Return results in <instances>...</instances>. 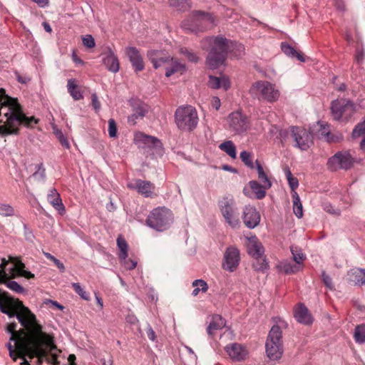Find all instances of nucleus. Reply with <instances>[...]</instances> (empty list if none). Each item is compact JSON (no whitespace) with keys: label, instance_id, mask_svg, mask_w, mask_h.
Masks as SVG:
<instances>
[{"label":"nucleus","instance_id":"obj_27","mask_svg":"<svg viewBox=\"0 0 365 365\" xmlns=\"http://www.w3.org/2000/svg\"><path fill=\"white\" fill-rule=\"evenodd\" d=\"M19 299L11 297L7 292L0 289V311L11 317L13 314L8 310V306L13 305Z\"/></svg>","mask_w":365,"mask_h":365},{"label":"nucleus","instance_id":"obj_4","mask_svg":"<svg viewBox=\"0 0 365 365\" xmlns=\"http://www.w3.org/2000/svg\"><path fill=\"white\" fill-rule=\"evenodd\" d=\"M228 43L229 40L221 35L208 36L202 41L204 50H208L206 45L210 47L206 57V64L210 69H217L225 63L229 50Z\"/></svg>","mask_w":365,"mask_h":365},{"label":"nucleus","instance_id":"obj_64","mask_svg":"<svg viewBox=\"0 0 365 365\" xmlns=\"http://www.w3.org/2000/svg\"><path fill=\"white\" fill-rule=\"evenodd\" d=\"M124 261L125 267L127 269L132 270L134 269L137 266V262L131 259H127Z\"/></svg>","mask_w":365,"mask_h":365},{"label":"nucleus","instance_id":"obj_60","mask_svg":"<svg viewBox=\"0 0 365 365\" xmlns=\"http://www.w3.org/2000/svg\"><path fill=\"white\" fill-rule=\"evenodd\" d=\"M322 279L327 287H328L329 289H334L331 278L324 271H323L322 273Z\"/></svg>","mask_w":365,"mask_h":365},{"label":"nucleus","instance_id":"obj_61","mask_svg":"<svg viewBox=\"0 0 365 365\" xmlns=\"http://www.w3.org/2000/svg\"><path fill=\"white\" fill-rule=\"evenodd\" d=\"M91 103L92 106L96 112L99 111L101 108V103L98 99V96L96 93L91 95Z\"/></svg>","mask_w":365,"mask_h":365},{"label":"nucleus","instance_id":"obj_15","mask_svg":"<svg viewBox=\"0 0 365 365\" xmlns=\"http://www.w3.org/2000/svg\"><path fill=\"white\" fill-rule=\"evenodd\" d=\"M240 260L239 250L235 247H228L224 253L222 268L226 271L233 272L238 267Z\"/></svg>","mask_w":365,"mask_h":365},{"label":"nucleus","instance_id":"obj_51","mask_svg":"<svg viewBox=\"0 0 365 365\" xmlns=\"http://www.w3.org/2000/svg\"><path fill=\"white\" fill-rule=\"evenodd\" d=\"M361 135H365V120L358 123L352 131L353 138H359Z\"/></svg>","mask_w":365,"mask_h":365},{"label":"nucleus","instance_id":"obj_31","mask_svg":"<svg viewBox=\"0 0 365 365\" xmlns=\"http://www.w3.org/2000/svg\"><path fill=\"white\" fill-rule=\"evenodd\" d=\"M248 254L255 259L261 258L264 255V250L262 243L258 241L251 242L247 247Z\"/></svg>","mask_w":365,"mask_h":365},{"label":"nucleus","instance_id":"obj_28","mask_svg":"<svg viewBox=\"0 0 365 365\" xmlns=\"http://www.w3.org/2000/svg\"><path fill=\"white\" fill-rule=\"evenodd\" d=\"M349 281L355 285H365V269L353 268L347 273Z\"/></svg>","mask_w":365,"mask_h":365},{"label":"nucleus","instance_id":"obj_42","mask_svg":"<svg viewBox=\"0 0 365 365\" xmlns=\"http://www.w3.org/2000/svg\"><path fill=\"white\" fill-rule=\"evenodd\" d=\"M292 197L294 213L298 218H301L303 216V207L300 198L297 192L292 195Z\"/></svg>","mask_w":365,"mask_h":365},{"label":"nucleus","instance_id":"obj_46","mask_svg":"<svg viewBox=\"0 0 365 365\" xmlns=\"http://www.w3.org/2000/svg\"><path fill=\"white\" fill-rule=\"evenodd\" d=\"M14 215V208L11 205L0 202V215L3 217H12Z\"/></svg>","mask_w":365,"mask_h":365},{"label":"nucleus","instance_id":"obj_26","mask_svg":"<svg viewBox=\"0 0 365 365\" xmlns=\"http://www.w3.org/2000/svg\"><path fill=\"white\" fill-rule=\"evenodd\" d=\"M102 61L109 71L117 73L119 71L120 65L118 58L110 49L103 58Z\"/></svg>","mask_w":365,"mask_h":365},{"label":"nucleus","instance_id":"obj_14","mask_svg":"<svg viewBox=\"0 0 365 365\" xmlns=\"http://www.w3.org/2000/svg\"><path fill=\"white\" fill-rule=\"evenodd\" d=\"M292 136L295 142V146L302 150H307L312 144V135L303 128L298 126L290 127Z\"/></svg>","mask_w":365,"mask_h":365},{"label":"nucleus","instance_id":"obj_48","mask_svg":"<svg viewBox=\"0 0 365 365\" xmlns=\"http://www.w3.org/2000/svg\"><path fill=\"white\" fill-rule=\"evenodd\" d=\"M290 250L294 261L298 264H302L305 259V255L302 252L301 250H298L297 247L293 246L290 247Z\"/></svg>","mask_w":365,"mask_h":365},{"label":"nucleus","instance_id":"obj_23","mask_svg":"<svg viewBox=\"0 0 365 365\" xmlns=\"http://www.w3.org/2000/svg\"><path fill=\"white\" fill-rule=\"evenodd\" d=\"M225 351L232 359L237 361L244 360L247 354L245 347L237 343L226 346Z\"/></svg>","mask_w":365,"mask_h":365},{"label":"nucleus","instance_id":"obj_16","mask_svg":"<svg viewBox=\"0 0 365 365\" xmlns=\"http://www.w3.org/2000/svg\"><path fill=\"white\" fill-rule=\"evenodd\" d=\"M132 114L128 117L130 124L135 125L138 120L143 119L148 112V106L139 99L132 98L129 101Z\"/></svg>","mask_w":365,"mask_h":365},{"label":"nucleus","instance_id":"obj_57","mask_svg":"<svg viewBox=\"0 0 365 365\" xmlns=\"http://www.w3.org/2000/svg\"><path fill=\"white\" fill-rule=\"evenodd\" d=\"M82 41L83 46L88 48H92L96 46L94 38L90 34L83 36L82 37Z\"/></svg>","mask_w":365,"mask_h":365},{"label":"nucleus","instance_id":"obj_8","mask_svg":"<svg viewBox=\"0 0 365 365\" xmlns=\"http://www.w3.org/2000/svg\"><path fill=\"white\" fill-rule=\"evenodd\" d=\"M173 222L172 211L165 207H158L150 211L145 224L158 232H163L170 227Z\"/></svg>","mask_w":365,"mask_h":365},{"label":"nucleus","instance_id":"obj_13","mask_svg":"<svg viewBox=\"0 0 365 365\" xmlns=\"http://www.w3.org/2000/svg\"><path fill=\"white\" fill-rule=\"evenodd\" d=\"M218 205L226 223L233 228L237 227L240 225V219L234 208L233 198L224 197L219 201Z\"/></svg>","mask_w":365,"mask_h":365},{"label":"nucleus","instance_id":"obj_58","mask_svg":"<svg viewBox=\"0 0 365 365\" xmlns=\"http://www.w3.org/2000/svg\"><path fill=\"white\" fill-rule=\"evenodd\" d=\"M108 134L110 138L117 136V125L113 118L108 120Z\"/></svg>","mask_w":365,"mask_h":365},{"label":"nucleus","instance_id":"obj_52","mask_svg":"<svg viewBox=\"0 0 365 365\" xmlns=\"http://www.w3.org/2000/svg\"><path fill=\"white\" fill-rule=\"evenodd\" d=\"M36 171L33 174V177L44 180L46 179V169L43 163L36 165Z\"/></svg>","mask_w":365,"mask_h":365},{"label":"nucleus","instance_id":"obj_9","mask_svg":"<svg viewBox=\"0 0 365 365\" xmlns=\"http://www.w3.org/2000/svg\"><path fill=\"white\" fill-rule=\"evenodd\" d=\"M250 93L259 101L269 103L277 101L280 95L275 86L267 81H258L253 83L250 88Z\"/></svg>","mask_w":365,"mask_h":365},{"label":"nucleus","instance_id":"obj_49","mask_svg":"<svg viewBox=\"0 0 365 365\" xmlns=\"http://www.w3.org/2000/svg\"><path fill=\"white\" fill-rule=\"evenodd\" d=\"M74 291L84 300H90V296L81 286L79 283L73 282L71 284Z\"/></svg>","mask_w":365,"mask_h":365},{"label":"nucleus","instance_id":"obj_19","mask_svg":"<svg viewBox=\"0 0 365 365\" xmlns=\"http://www.w3.org/2000/svg\"><path fill=\"white\" fill-rule=\"evenodd\" d=\"M128 187L136 190L145 197H152L155 190L153 183L140 179H135L133 182L128 183Z\"/></svg>","mask_w":365,"mask_h":365},{"label":"nucleus","instance_id":"obj_24","mask_svg":"<svg viewBox=\"0 0 365 365\" xmlns=\"http://www.w3.org/2000/svg\"><path fill=\"white\" fill-rule=\"evenodd\" d=\"M134 140L136 143H142L155 149L161 148L163 147V144L158 138L143 133H136L135 135Z\"/></svg>","mask_w":365,"mask_h":365},{"label":"nucleus","instance_id":"obj_29","mask_svg":"<svg viewBox=\"0 0 365 365\" xmlns=\"http://www.w3.org/2000/svg\"><path fill=\"white\" fill-rule=\"evenodd\" d=\"M280 47L282 52L287 56L291 58H296L300 62H305V58L304 55L301 52L297 51L293 46H292L288 43L282 42Z\"/></svg>","mask_w":365,"mask_h":365},{"label":"nucleus","instance_id":"obj_40","mask_svg":"<svg viewBox=\"0 0 365 365\" xmlns=\"http://www.w3.org/2000/svg\"><path fill=\"white\" fill-rule=\"evenodd\" d=\"M192 285L194 287L192 293L194 297H196L200 292L205 293L209 288L207 283L203 279H195L192 282Z\"/></svg>","mask_w":365,"mask_h":365},{"label":"nucleus","instance_id":"obj_39","mask_svg":"<svg viewBox=\"0 0 365 365\" xmlns=\"http://www.w3.org/2000/svg\"><path fill=\"white\" fill-rule=\"evenodd\" d=\"M219 148L222 151L225 152L232 158L235 159L237 157L236 147L232 141L227 140L222 143Z\"/></svg>","mask_w":365,"mask_h":365},{"label":"nucleus","instance_id":"obj_56","mask_svg":"<svg viewBox=\"0 0 365 365\" xmlns=\"http://www.w3.org/2000/svg\"><path fill=\"white\" fill-rule=\"evenodd\" d=\"M180 53L185 56L186 58L191 62L196 63L199 60V58L195 53L189 51L186 48H182L180 49Z\"/></svg>","mask_w":365,"mask_h":365},{"label":"nucleus","instance_id":"obj_25","mask_svg":"<svg viewBox=\"0 0 365 365\" xmlns=\"http://www.w3.org/2000/svg\"><path fill=\"white\" fill-rule=\"evenodd\" d=\"M47 200L61 215L65 213V206L56 189L52 188L49 190V193L47 195Z\"/></svg>","mask_w":365,"mask_h":365},{"label":"nucleus","instance_id":"obj_10","mask_svg":"<svg viewBox=\"0 0 365 365\" xmlns=\"http://www.w3.org/2000/svg\"><path fill=\"white\" fill-rule=\"evenodd\" d=\"M282 333L279 326L274 325L267 336L265 348L267 356L271 360L281 359L283 354Z\"/></svg>","mask_w":365,"mask_h":365},{"label":"nucleus","instance_id":"obj_62","mask_svg":"<svg viewBox=\"0 0 365 365\" xmlns=\"http://www.w3.org/2000/svg\"><path fill=\"white\" fill-rule=\"evenodd\" d=\"M25 267L24 264L20 262L19 263V269H22L21 272V276H23L25 278L27 279H32L34 278V274L31 273L30 271L24 270V268Z\"/></svg>","mask_w":365,"mask_h":365},{"label":"nucleus","instance_id":"obj_59","mask_svg":"<svg viewBox=\"0 0 365 365\" xmlns=\"http://www.w3.org/2000/svg\"><path fill=\"white\" fill-rule=\"evenodd\" d=\"M8 264L9 262L5 258L1 259V263L0 264V282H3L4 279L9 278V274L4 269Z\"/></svg>","mask_w":365,"mask_h":365},{"label":"nucleus","instance_id":"obj_50","mask_svg":"<svg viewBox=\"0 0 365 365\" xmlns=\"http://www.w3.org/2000/svg\"><path fill=\"white\" fill-rule=\"evenodd\" d=\"M256 260V262L253 264V268L255 270L258 272H264L265 270L268 269L269 264L266 259H262L261 258H259Z\"/></svg>","mask_w":365,"mask_h":365},{"label":"nucleus","instance_id":"obj_63","mask_svg":"<svg viewBox=\"0 0 365 365\" xmlns=\"http://www.w3.org/2000/svg\"><path fill=\"white\" fill-rule=\"evenodd\" d=\"M364 58V52L363 48H356L355 59L358 63H361Z\"/></svg>","mask_w":365,"mask_h":365},{"label":"nucleus","instance_id":"obj_44","mask_svg":"<svg viewBox=\"0 0 365 365\" xmlns=\"http://www.w3.org/2000/svg\"><path fill=\"white\" fill-rule=\"evenodd\" d=\"M354 339L357 343H365V324L358 325L355 328Z\"/></svg>","mask_w":365,"mask_h":365},{"label":"nucleus","instance_id":"obj_21","mask_svg":"<svg viewBox=\"0 0 365 365\" xmlns=\"http://www.w3.org/2000/svg\"><path fill=\"white\" fill-rule=\"evenodd\" d=\"M147 56L153 63V67L157 69L159 67L168 63L172 60V57L165 51L150 50L147 53Z\"/></svg>","mask_w":365,"mask_h":365},{"label":"nucleus","instance_id":"obj_38","mask_svg":"<svg viewBox=\"0 0 365 365\" xmlns=\"http://www.w3.org/2000/svg\"><path fill=\"white\" fill-rule=\"evenodd\" d=\"M209 86L214 89H218L220 87H224L225 90H227L230 87V84L227 80L225 78H220L214 76H210L209 77Z\"/></svg>","mask_w":365,"mask_h":365},{"label":"nucleus","instance_id":"obj_47","mask_svg":"<svg viewBox=\"0 0 365 365\" xmlns=\"http://www.w3.org/2000/svg\"><path fill=\"white\" fill-rule=\"evenodd\" d=\"M11 342H13V341H9V343L6 344V346L9 349V356H11V358L14 361H16L18 359V355H24V356H27V354H21L20 353L18 349H17V347H16V345L15 344V343L14 342V344H11Z\"/></svg>","mask_w":365,"mask_h":365},{"label":"nucleus","instance_id":"obj_18","mask_svg":"<svg viewBox=\"0 0 365 365\" xmlns=\"http://www.w3.org/2000/svg\"><path fill=\"white\" fill-rule=\"evenodd\" d=\"M126 56L131 63L135 73L142 71L145 68V63L139 50L134 46H128L125 49Z\"/></svg>","mask_w":365,"mask_h":365},{"label":"nucleus","instance_id":"obj_41","mask_svg":"<svg viewBox=\"0 0 365 365\" xmlns=\"http://www.w3.org/2000/svg\"><path fill=\"white\" fill-rule=\"evenodd\" d=\"M280 271L284 272L287 274H294L299 271V267L292 264L287 261L281 262L278 265Z\"/></svg>","mask_w":365,"mask_h":365},{"label":"nucleus","instance_id":"obj_3","mask_svg":"<svg viewBox=\"0 0 365 365\" xmlns=\"http://www.w3.org/2000/svg\"><path fill=\"white\" fill-rule=\"evenodd\" d=\"M38 120L34 116L27 117L17 98L11 97L4 88L0 90V135L6 136L19 135V126L31 128Z\"/></svg>","mask_w":365,"mask_h":365},{"label":"nucleus","instance_id":"obj_5","mask_svg":"<svg viewBox=\"0 0 365 365\" xmlns=\"http://www.w3.org/2000/svg\"><path fill=\"white\" fill-rule=\"evenodd\" d=\"M214 16L208 12L194 10L180 24L187 34L203 33L215 25Z\"/></svg>","mask_w":365,"mask_h":365},{"label":"nucleus","instance_id":"obj_22","mask_svg":"<svg viewBox=\"0 0 365 365\" xmlns=\"http://www.w3.org/2000/svg\"><path fill=\"white\" fill-rule=\"evenodd\" d=\"M294 316L296 320L300 324L310 325L313 323L312 314L309 312L307 307L302 303L299 304L294 309Z\"/></svg>","mask_w":365,"mask_h":365},{"label":"nucleus","instance_id":"obj_1","mask_svg":"<svg viewBox=\"0 0 365 365\" xmlns=\"http://www.w3.org/2000/svg\"><path fill=\"white\" fill-rule=\"evenodd\" d=\"M8 310L13 314L8 317H16L24 327L17 331L16 322L7 324L5 330L11 334L10 341L15 343L21 354L39 351L38 346L40 340L47 341L48 337L43 331V326L39 324L36 315L19 299L13 305L8 306Z\"/></svg>","mask_w":365,"mask_h":365},{"label":"nucleus","instance_id":"obj_11","mask_svg":"<svg viewBox=\"0 0 365 365\" xmlns=\"http://www.w3.org/2000/svg\"><path fill=\"white\" fill-rule=\"evenodd\" d=\"M330 109L334 120L346 123L356 112V106L349 99L340 98L331 102Z\"/></svg>","mask_w":365,"mask_h":365},{"label":"nucleus","instance_id":"obj_53","mask_svg":"<svg viewBox=\"0 0 365 365\" xmlns=\"http://www.w3.org/2000/svg\"><path fill=\"white\" fill-rule=\"evenodd\" d=\"M44 256L49 260L52 261L54 264L59 269L61 272H65V266L64 264L57 258H56L54 256H53L51 254L48 252H43Z\"/></svg>","mask_w":365,"mask_h":365},{"label":"nucleus","instance_id":"obj_43","mask_svg":"<svg viewBox=\"0 0 365 365\" xmlns=\"http://www.w3.org/2000/svg\"><path fill=\"white\" fill-rule=\"evenodd\" d=\"M1 283L4 284L9 289L16 293L23 294L26 292V289L16 281L8 280V278H6L4 279V282Z\"/></svg>","mask_w":365,"mask_h":365},{"label":"nucleus","instance_id":"obj_7","mask_svg":"<svg viewBox=\"0 0 365 365\" xmlns=\"http://www.w3.org/2000/svg\"><path fill=\"white\" fill-rule=\"evenodd\" d=\"M174 117L178 128L182 132H192L198 124L197 112L191 106L178 107L175 112Z\"/></svg>","mask_w":365,"mask_h":365},{"label":"nucleus","instance_id":"obj_37","mask_svg":"<svg viewBox=\"0 0 365 365\" xmlns=\"http://www.w3.org/2000/svg\"><path fill=\"white\" fill-rule=\"evenodd\" d=\"M117 246L120 250L118 257L120 260H125L128 256V245L126 240L120 235L117 238Z\"/></svg>","mask_w":365,"mask_h":365},{"label":"nucleus","instance_id":"obj_12","mask_svg":"<svg viewBox=\"0 0 365 365\" xmlns=\"http://www.w3.org/2000/svg\"><path fill=\"white\" fill-rule=\"evenodd\" d=\"M354 162V158L349 150L338 151L328 159L327 167L331 171L347 170L353 167Z\"/></svg>","mask_w":365,"mask_h":365},{"label":"nucleus","instance_id":"obj_36","mask_svg":"<svg viewBox=\"0 0 365 365\" xmlns=\"http://www.w3.org/2000/svg\"><path fill=\"white\" fill-rule=\"evenodd\" d=\"M256 168L258 174V179L261 182V184L264 185V187L267 188H270L272 185V183L270 179L268 178L267 175L264 171V169L258 160L255 161Z\"/></svg>","mask_w":365,"mask_h":365},{"label":"nucleus","instance_id":"obj_33","mask_svg":"<svg viewBox=\"0 0 365 365\" xmlns=\"http://www.w3.org/2000/svg\"><path fill=\"white\" fill-rule=\"evenodd\" d=\"M68 92L75 101H79L83 98V96L76 84V81L74 78L68 80L67 83Z\"/></svg>","mask_w":365,"mask_h":365},{"label":"nucleus","instance_id":"obj_30","mask_svg":"<svg viewBox=\"0 0 365 365\" xmlns=\"http://www.w3.org/2000/svg\"><path fill=\"white\" fill-rule=\"evenodd\" d=\"M170 66L165 68V76L170 77L172 75L180 73V74L184 73L186 71V66L185 64L180 63L178 61L172 60L170 61Z\"/></svg>","mask_w":365,"mask_h":365},{"label":"nucleus","instance_id":"obj_6","mask_svg":"<svg viewBox=\"0 0 365 365\" xmlns=\"http://www.w3.org/2000/svg\"><path fill=\"white\" fill-rule=\"evenodd\" d=\"M45 334L48 336V339L47 341L40 340L38 346L39 351H36L35 353L28 351L25 354H27L31 359L36 357L39 360L46 361L51 365H59L58 357L61 351L57 349L55 344L54 337L46 332H45Z\"/></svg>","mask_w":365,"mask_h":365},{"label":"nucleus","instance_id":"obj_32","mask_svg":"<svg viewBox=\"0 0 365 365\" xmlns=\"http://www.w3.org/2000/svg\"><path fill=\"white\" fill-rule=\"evenodd\" d=\"M320 135L324 138L326 141L328 143L339 142L343 138L341 134L339 135H334L329 131V126L327 124H320Z\"/></svg>","mask_w":365,"mask_h":365},{"label":"nucleus","instance_id":"obj_54","mask_svg":"<svg viewBox=\"0 0 365 365\" xmlns=\"http://www.w3.org/2000/svg\"><path fill=\"white\" fill-rule=\"evenodd\" d=\"M240 158L242 161L245 163V165L250 168H254V164L252 163L251 155L249 152L246 150H243L240 153Z\"/></svg>","mask_w":365,"mask_h":365},{"label":"nucleus","instance_id":"obj_55","mask_svg":"<svg viewBox=\"0 0 365 365\" xmlns=\"http://www.w3.org/2000/svg\"><path fill=\"white\" fill-rule=\"evenodd\" d=\"M54 133L57 138L58 139L61 145L66 148H70L69 142L68 141L66 137L63 135L61 130L56 129L54 130Z\"/></svg>","mask_w":365,"mask_h":365},{"label":"nucleus","instance_id":"obj_17","mask_svg":"<svg viewBox=\"0 0 365 365\" xmlns=\"http://www.w3.org/2000/svg\"><path fill=\"white\" fill-rule=\"evenodd\" d=\"M227 120L230 128L239 134L245 132L249 127L247 118L240 111L231 113Z\"/></svg>","mask_w":365,"mask_h":365},{"label":"nucleus","instance_id":"obj_20","mask_svg":"<svg viewBox=\"0 0 365 365\" xmlns=\"http://www.w3.org/2000/svg\"><path fill=\"white\" fill-rule=\"evenodd\" d=\"M243 222L249 229H254L260 222V214L256 207L251 205H247L243 210L242 215Z\"/></svg>","mask_w":365,"mask_h":365},{"label":"nucleus","instance_id":"obj_2","mask_svg":"<svg viewBox=\"0 0 365 365\" xmlns=\"http://www.w3.org/2000/svg\"><path fill=\"white\" fill-rule=\"evenodd\" d=\"M8 310L13 314L8 317H16L24 327L17 331L16 322L7 324L5 330L11 334L10 341L15 343L21 354L39 351L38 346L40 340L47 341L48 337L43 331V326L39 324L36 315L19 299L13 305L8 306Z\"/></svg>","mask_w":365,"mask_h":365},{"label":"nucleus","instance_id":"obj_35","mask_svg":"<svg viewBox=\"0 0 365 365\" xmlns=\"http://www.w3.org/2000/svg\"><path fill=\"white\" fill-rule=\"evenodd\" d=\"M249 185L258 200L263 199L266 196V190L269 189L264 187L263 184H260L256 180L250 181Z\"/></svg>","mask_w":365,"mask_h":365},{"label":"nucleus","instance_id":"obj_45","mask_svg":"<svg viewBox=\"0 0 365 365\" xmlns=\"http://www.w3.org/2000/svg\"><path fill=\"white\" fill-rule=\"evenodd\" d=\"M219 319L222 321V318L220 316L213 318V320L210 323L207 328V332L209 335L212 336L215 334V331L220 329L222 328V322L221 324L218 323L216 319Z\"/></svg>","mask_w":365,"mask_h":365},{"label":"nucleus","instance_id":"obj_34","mask_svg":"<svg viewBox=\"0 0 365 365\" xmlns=\"http://www.w3.org/2000/svg\"><path fill=\"white\" fill-rule=\"evenodd\" d=\"M169 6L180 12H185L192 7L190 0H168Z\"/></svg>","mask_w":365,"mask_h":365}]
</instances>
